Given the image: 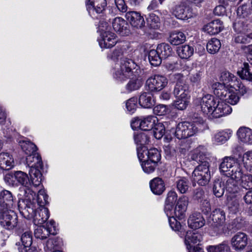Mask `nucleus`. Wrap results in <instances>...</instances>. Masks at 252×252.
I'll use <instances>...</instances> for the list:
<instances>
[{
	"label": "nucleus",
	"instance_id": "1",
	"mask_svg": "<svg viewBox=\"0 0 252 252\" xmlns=\"http://www.w3.org/2000/svg\"><path fill=\"white\" fill-rule=\"evenodd\" d=\"M140 73L139 66L133 60H125L120 65H117L113 78L120 83L129 79L125 88L127 93H131L139 90L143 85L142 79L139 76Z\"/></svg>",
	"mask_w": 252,
	"mask_h": 252
},
{
	"label": "nucleus",
	"instance_id": "59",
	"mask_svg": "<svg viewBox=\"0 0 252 252\" xmlns=\"http://www.w3.org/2000/svg\"><path fill=\"white\" fill-rule=\"evenodd\" d=\"M154 136L158 139H160L165 134L164 126L161 123H155L153 127Z\"/></svg>",
	"mask_w": 252,
	"mask_h": 252
},
{
	"label": "nucleus",
	"instance_id": "20",
	"mask_svg": "<svg viewBox=\"0 0 252 252\" xmlns=\"http://www.w3.org/2000/svg\"><path fill=\"white\" fill-rule=\"evenodd\" d=\"M232 111L230 106L223 102L217 100L216 106L213 108L210 117L218 118L229 114Z\"/></svg>",
	"mask_w": 252,
	"mask_h": 252
},
{
	"label": "nucleus",
	"instance_id": "22",
	"mask_svg": "<svg viewBox=\"0 0 252 252\" xmlns=\"http://www.w3.org/2000/svg\"><path fill=\"white\" fill-rule=\"evenodd\" d=\"M49 216V212L47 208L38 207L32 220L34 224L39 225L45 222Z\"/></svg>",
	"mask_w": 252,
	"mask_h": 252
},
{
	"label": "nucleus",
	"instance_id": "37",
	"mask_svg": "<svg viewBox=\"0 0 252 252\" xmlns=\"http://www.w3.org/2000/svg\"><path fill=\"white\" fill-rule=\"evenodd\" d=\"M214 92L220 99L224 100L230 92L228 91L224 84L218 83L214 85Z\"/></svg>",
	"mask_w": 252,
	"mask_h": 252
},
{
	"label": "nucleus",
	"instance_id": "13",
	"mask_svg": "<svg viewBox=\"0 0 252 252\" xmlns=\"http://www.w3.org/2000/svg\"><path fill=\"white\" fill-rule=\"evenodd\" d=\"M172 14L177 19L186 20L194 16L192 9L183 3L175 5L171 9Z\"/></svg>",
	"mask_w": 252,
	"mask_h": 252
},
{
	"label": "nucleus",
	"instance_id": "54",
	"mask_svg": "<svg viewBox=\"0 0 252 252\" xmlns=\"http://www.w3.org/2000/svg\"><path fill=\"white\" fill-rule=\"evenodd\" d=\"M237 180H241L242 187L247 190L252 189V175L249 174H244L242 171L241 177Z\"/></svg>",
	"mask_w": 252,
	"mask_h": 252
},
{
	"label": "nucleus",
	"instance_id": "11",
	"mask_svg": "<svg viewBox=\"0 0 252 252\" xmlns=\"http://www.w3.org/2000/svg\"><path fill=\"white\" fill-rule=\"evenodd\" d=\"M202 236L193 231H188L185 237V242L188 252H204L203 250L198 246H195L200 242Z\"/></svg>",
	"mask_w": 252,
	"mask_h": 252
},
{
	"label": "nucleus",
	"instance_id": "43",
	"mask_svg": "<svg viewBox=\"0 0 252 252\" xmlns=\"http://www.w3.org/2000/svg\"><path fill=\"white\" fill-rule=\"evenodd\" d=\"M248 20L236 17L233 23V29L237 33L245 32L248 27Z\"/></svg>",
	"mask_w": 252,
	"mask_h": 252
},
{
	"label": "nucleus",
	"instance_id": "12",
	"mask_svg": "<svg viewBox=\"0 0 252 252\" xmlns=\"http://www.w3.org/2000/svg\"><path fill=\"white\" fill-rule=\"evenodd\" d=\"M15 179L21 184L22 186L19 189L20 195H25L30 194L33 192L32 191L30 186H31V180H30L28 175L25 172L21 171H16L14 173Z\"/></svg>",
	"mask_w": 252,
	"mask_h": 252
},
{
	"label": "nucleus",
	"instance_id": "32",
	"mask_svg": "<svg viewBox=\"0 0 252 252\" xmlns=\"http://www.w3.org/2000/svg\"><path fill=\"white\" fill-rule=\"evenodd\" d=\"M152 191L156 195H160L165 190V185L163 181L160 178L153 179L150 183Z\"/></svg>",
	"mask_w": 252,
	"mask_h": 252
},
{
	"label": "nucleus",
	"instance_id": "17",
	"mask_svg": "<svg viewBox=\"0 0 252 252\" xmlns=\"http://www.w3.org/2000/svg\"><path fill=\"white\" fill-rule=\"evenodd\" d=\"M217 100L218 99L210 94H207L202 97L200 101V108L202 112L210 117L213 108L216 106Z\"/></svg>",
	"mask_w": 252,
	"mask_h": 252
},
{
	"label": "nucleus",
	"instance_id": "29",
	"mask_svg": "<svg viewBox=\"0 0 252 252\" xmlns=\"http://www.w3.org/2000/svg\"><path fill=\"white\" fill-rule=\"evenodd\" d=\"M222 29V22L219 19L212 21L205 25L203 28L205 32L211 35L219 33Z\"/></svg>",
	"mask_w": 252,
	"mask_h": 252
},
{
	"label": "nucleus",
	"instance_id": "9",
	"mask_svg": "<svg viewBox=\"0 0 252 252\" xmlns=\"http://www.w3.org/2000/svg\"><path fill=\"white\" fill-rule=\"evenodd\" d=\"M86 4L88 13L92 18L99 19L103 15L107 2L106 0H88Z\"/></svg>",
	"mask_w": 252,
	"mask_h": 252
},
{
	"label": "nucleus",
	"instance_id": "3",
	"mask_svg": "<svg viewBox=\"0 0 252 252\" xmlns=\"http://www.w3.org/2000/svg\"><path fill=\"white\" fill-rule=\"evenodd\" d=\"M202 127L208 128L206 124L201 117L195 118L193 122H183L177 124L175 131V136L179 139H186L195 135Z\"/></svg>",
	"mask_w": 252,
	"mask_h": 252
},
{
	"label": "nucleus",
	"instance_id": "15",
	"mask_svg": "<svg viewBox=\"0 0 252 252\" xmlns=\"http://www.w3.org/2000/svg\"><path fill=\"white\" fill-rule=\"evenodd\" d=\"M0 225L8 230H12L14 228H18L20 224H18V217L13 211H9L6 214L0 216Z\"/></svg>",
	"mask_w": 252,
	"mask_h": 252
},
{
	"label": "nucleus",
	"instance_id": "40",
	"mask_svg": "<svg viewBox=\"0 0 252 252\" xmlns=\"http://www.w3.org/2000/svg\"><path fill=\"white\" fill-rule=\"evenodd\" d=\"M248 63H244L243 66L237 71L238 75L243 80L252 82V73L250 71Z\"/></svg>",
	"mask_w": 252,
	"mask_h": 252
},
{
	"label": "nucleus",
	"instance_id": "52",
	"mask_svg": "<svg viewBox=\"0 0 252 252\" xmlns=\"http://www.w3.org/2000/svg\"><path fill=\"white\" fill-rule=\"evenodd\" d=\"M242 162L246 170L252 173V151L245 152L242 157Z\"/></svg>",
	"mask_w": 252,
	"mask_h": 252
},
{
	"label": "nucleus",
	"instance_id": "44",
	"mask_svg": "<svg viewBox=\"0 0 252 252\" xmlns=\"http://www.w3.org/2000/svg\"><path fill=\"white\" fill-rule=\"evenodd\" d=\"M134 140L135 144L137 145V148H139L142 149L146 148L144 145L148 144L149 141V137L143 132L137 134L134 133Z\"/></svg>",
	"mask_w": 252,
	"mask_h": 252
},
{
	"label": "nucleus",
	"instance_id": "19",
	"mask_svg": "<svg viewBox=\"0 0 252 252\" xmlns=\"http://www.w3.org/2000/svg\"><path fill=\"white\" fill-rule=\"evenodd\" d=\"M232 248L236 251H242L248 244V236L243 232H238L231 240Z\"/></svg>",
	"mask_w": 252,
	"mask_h": 252
},
{
	"label": "nucleus",
	"instance_id": "62",
	"mask_svg": "<svg viewBox=\"0 0 252 252\" xmlns=\"http://www.w3.org/2000/svg\"><path fill=\"white\" fill-rule=\"evenodd\" d=\"M137 99L136 97H131L126 102L127 110L130 113H133L137 107Z\"/></svg>",
	"mask_w": 252,
	"mask_h": 252
},
{
	"label": "nucleus",
	"instance_id": "18",
	"mask_svg": "<svg viewBox=\"0 0 252 252\" xmlns=\"http://www.w3.org/2000/svg\"><path fill=\"white\" fill-rule=\"evenodd\" d=\"M97 40L101 48H111L117 42L116 34L109 31H105L101 33Z\"/></svg>",
	"mask_w": 252,
	"mask_h": 252
},
{
	"label": "nucleus",
	"instance_id": "38",
	"mask_svg": "<svg viewBox=\"0 0 252 252\" xmlns=\"http://www.w3.org/2000/svg\"><path fill=\"white\" fill-rule=\"evenodd\" d=\"M252 8L250 3H246L239 6L237 9V17L249 20V16L252 14Z\"/></svg>",
	"mask_w": 252,
	"mask_h": 252
},
{
	"label": "nucleus",
	"instance_id": "7",
	"mask_svg": "<svg viewBox=\"0 0 252 252\" xmlns=\"http://www.w3.org/2000/svg\"><path fill=\"white\" fill-rule=\"evenodd\" d=\"M213 223L211 224L213 232L212 235H220L224 233L223 224L225 221V213L221 209H215L211 214Z\"/></svg>",
	"mask_w": 252,
	"mask_h": 252
},
{
	"label": "nucleus",
	"instance_id": "61",
	"mask_svg": "<svg viewBox=\"0 0 252 252\" xmlns=\"http://www.w3.org/2000/svg\"><path fill=\"white\" fill-rule=\"evenodd\" d=\"M189 98L177 99L174 102V106L180 110L186 109L189 104Z\"/></svg>",
	"mask_w": 252,
	"mask_h": 252
},
{
	"label": "nucleus",
	"instance_id": "21",
	"mask_svg": "<svg viewBox=\"0 0 252 252\" xmlns=\"http://www.w3.org/2000/svg\"><path fill=\"white\" fill-rule=\"evenodd\" d=\"M188 203V197L185 195H182L177 200L174 214L179 220H181L185 217Z\"/></svg>",
	"mask_w": 252,
	"mask_h": 252
},
{
	"label": "nucleus",
	"instance_id": "60",
	"mask_svg": "<svg viewBox=\"0 0 252 252\" xmlns=\"http://www.w3.org/2000/svg\"><path fill=\"white\" fill-rule=\"evenodd\" d=\"M168 218V221L171 229L175 231H179L181 229V225L180 222L178 221L175 216L172 215L167 216Z\"/></svg>",
	"mask_w": 252,
	"mask_h": 252
},
{
	"label": "nucleus",
	"instance_id": "25",
	"mask_svg": "<svg viewBox=\"0 0 252 252\" xmlns=\"http://www.w3.org/2000/svg\"><path fill=\"white\" fill-rule=\"evenodd\" d=\"M188 223L189 227L196 229L203 226L205 223V220L200 213L195 212L189 216Z\"/></svg>",
	"mask_w": 252,
	"mask_h": 252
},
{
	"label": "nucleus",
	"instance_id": "49",
	"mask_svg": "<svg viewBox=\"0 0 252 252\" xmlns=\"http://www.w3.org/2000/svg\"><path fill=\"white\" fill-rule=\"evenodd\" d=\"M148 59L152 65L158 66L161 63L163 59L157 50H151L148 54Z\"/></svg>",
	"mask_w": 252,
	"mask_h": 252
},
{
	"label": "nucleus",
	"instance_id": "4",
	"mask_svg": "<svg viewBox=\"0 0 252 252\" xmlns=\"http://www.w3.org/2000/svg\"><path fill=\"white\" fill-rule=\"evenodd\" d=\"M26 162L30 167L29 174L32 184L34 186H39L41 184L42 176L40 170L43 166L40 156L37 152L29 155L26 158Z\"/></svg>",
	"mask_w": 252,
	"mask_h": 252
},
{
	"label": "nucleus",
	"instance_id": "2",
	"mask_svg": "<svg viewBox=\"0 0 252 252\" xmlns=\"http://www.w3.org/2000/svg\"><path fill=\"white\" fill-rule=\"evenodd\" d=\"M192 158L199 163L192 173L193 184L197 183L202 186L207 185L210 180L211 174L209 168V159L207 157L205 147L199 146L192 155Z\"/></svg>",
	"mask_w": 252,
	"mask_h": 252
},
{
	"label": "nucleus",
	"instance_id": "55",
	"mask_svg": "<svg viewBox=\"0 0 252 252\" xmlns=\"http://www.w3.org/2000/svg\"><path fill=\"white\" fill-rule=\"evenodd\" d=\"M63 244L62 239L59 237L50 238L46 243V248L49 251L58 250Z\"/></svg>",
	"mask_w": 252,
	"mask_h": 252
},
{
	"label": "nucleus",
	"instance_id": "58",
	"mask_svg": "<svg viewBox=\"0 0 252 252\" xmlns=\"http://www.w3.org/2000/svg\"><path fill=\"white\" fill-rule=\"evenodd\" d=\"M141 165L144 172L150 174L153 172L157 165V163H153V161L147 160L140 161Z\"/></svg>",
	"mask_w": 252,
	"mask_h": 252
},
{
	"label": "nucleus",
	"instance_id": "14",
	"mask_svg": "<svg viewBox=\"0 0 252 252\" xmlns=\"http://www.w3.org/2000/svg\"><path fill=\"white\" fill-rule=\"evenodd\" d=\"M137 156L140 161L147 160L153 161V163L158 164V162L160 160V154L156 148L150 149L147 150L146 148L144 149L137 148Z\"/></svg>",
	"mask_w": 252,
	"mask_h": 252
},
{
	"label": "nucleus",
	"instance_id": "51",
	"mask_svg": "<svg viewBox=\"0 0 252 252\" xmlns=\"http://www.w3.org/2000/svg\"><path fill=\"white\" fill-rule=\"evenodd\" d=\"M236 178L230 177L228 179L225 184V189L226 191L231 193H235L237 192L239 189L237 181Z\"/></svg>",
	"mask_w": 252,
	"mask_h": 252
},
{
	"label": "nucleus",
	"instance_id": "8",
	"mask_svg": "<svg viewBox=\"0 0 252 252\" xmlns=\"http://www.w3.org/2000/svg\"><path fill=\"white\" fill-rule=\"evenodd\" d=\"M16 231L18 235H20L22 234L20 239L22 244H21L20 242H17L16 245L17 246V249L19 252H26V251L25 250V249L32 246V232L28 230L27 225L23 223L18 225Z\"/></svg>",
	"mask_w": 252,
	"mask_h": 252
},
{
	"label": "nucleus",
	"instance_id": "57",
	"mask_svg": "<svg viewBox=\"0 0 252 252\" xmlns=\"http://www.w3.org/2000/svg\"><path fill=\"white\" fill-rule=\"evenodd\" d=\"M0 201L5 202L8 207L13 205V197L11 192L7 190L2 191L0 193Z\"/></svg>",
	"mask_w": 252,
	"mask_h": 252
},
{
	"label": "nucleus",
	"instance_id": "56",
	"mask_svg": "<svg viewBox=\"0 0 252 252\" xmlns=\"http://www.w3.org/2000/svg\"><path fill=\"white\" fill-rule=\"evenodd\" d=\"M147 25L151 29H157L159 27V18L154 13H150L146 18Z\"/></svg>",
	"mask_w": 252,
	"mask_h": 252
},
{
	"label": "nucleus",
	"instance_id": "31",
	"mask_svg": "<svg viewBox=\"0 0 252 252\" xmlns=\"http://www.w3.org/2000/svg\"><path fill=\"white\" fill-rule=\"evenodd\" d=\"M237 135L239 139L243 142L252 144V130L249 127L242 126L237 131Z\"/></svg>",
	"mask_w": 252,
	"mask_h": 252
},
{
	"label": "nucleus",
	"instance_id": "35",
	"mask_svg": "<svg viewBox=\"0 0 252 252\" xmlns=\"http://www.w3.org/2000/svg\"><path fill=\"white\" fill-rule=\"evenodd\" d=\"M156 122H158V119L154 116L150 115L146 117L141 118V130L148 131L152 129Z\"/></svg>",
	"mask_w": 252,
	"mask_h": 252
},
{
	"label": "nucleus",
	"instance_id": "48",
	"mask_svg": "<svg viewBox=\"0 0 252 252\" xmlns=\"http://www.w3.org/2000/svg\"><path fill=\"white\" fill-rule=\"evenodd\" d=\"M175 184L177 189L182 194L186 193L189 188V182L185 177L178 179Z\"/></svg>",
	"mask_w": 252,
	"mask_h": 252
},
{
	"label": "nucleus",
	"instance_id": "47",
	"mask_svg": "<svg viewBox=\"0 0 252 252\" xmlns=\"http://www.w3.org/2000/svg\"><path fill=\"white\" fill-rule=\"evenodd\" d=\"M227 206L230 213L236 214L239 209V200L234 196H230L227 197Z\"/></svg>",
	"mask_w": 252,
	"mask_h": 252
},
{
	"label": "nucleus",
	"instance_id": "34",
	"mask_svg": "<svg viewBox=\"0 0 252 252\" xmlns=\"http://www.w3.org/2000/svg\"><path fill=\"white\" fill-rule=\"evenodd\" d=\"M186 40L184 33L180 31H174L170 33L168 40L171 44L178 45L184 43Z\"/></svg>",
	"mask_w": 252,
	"mask_h": 252
},
{
	"label": "nucleus",
	"instance_id": "30",
	"mask_svg": "<svg viewBox=\"0 0 252 252\" xmlns=\"http://www.w3.org/2000/svg\"><path fill=\"white\" fill-rule=\"evenodd\" d=\"M139 103L143 108H150L155 104L151 92H143L139 97Z\"/></svg>",
	"mask_w": 252,
	"mask_h": 252
},
{
	"label": "nucleus",
	"instance_id": "26",
	"mask_svg": "<svg viewBox=\"0 0 252 252\" xmlns=\"http://www.w3.org/2000/svg\"><path fill=\"white\" fill-rule=\"evenodd\" d=\"M177 201V194L173 190L169 191L165 201L164 212L167 216L173 214L172 210L174 208L175 202Z\"/></svg>",
	"mask_w": 252,
	"mask_h": 252
},
{
	"label": "nucleus",
	"instance_id": "50",
	"mask_svg": "<svg viewBox=\"0 0 252 252\" xmlns=\"http://www.w3.org/2000/svg\"><path fill=\"white\" fill-rule=\"evenodd\" d=\"M156 50L163 59H166L170 56L172 50L170 45L165 43L158 44Z\"/></svg>",
	"mask_w": 252,
	"mask_h": 252
},
{
	"label": "nucleus",
	"instance_id": "6",
	"mask_svg": "<svg viewBox=\"0 0 252 252\" xmlns=\"http://www.w3.org/2000/svg\"><path fill=\"white\" fill-rule=\"evenodd\" d=\"M24 198L20 199L18 202V207L21 215L27 220H32L37 209L34 201L35 192H32L30 194L20 195Z\"/></svg>",
	"mask_w": 252,
	"mask_h": 252
},
{
	"label": "nucleus",
	"instance_id": "64",
	"mask_svg": "<svg viewBox=\"0 0 252 252\" xmlns=\"http://www.w3.org/2000/svg\"><path fill=\"white\" fill-rule=\"evenodd\" d=\"M220 79L221 81H223V83H229L231 81H233L236 79V77L231 73L230 72L224 70L222 71L220 73Z\"/></svg>",
	"mask_w": 252,
	"mask_h": 252
},
{
	"label": "nucleus",
	"instance_id": "10",
	"mask_svg": "<svg viewBox=\"0 0 252 252\" xmlns=\"http://www.w3.org/2000/svg\"><path fill=\"white\" fill-rule=\"evenodd\" d=\"M167 80L162 75H155L149 78L146 82V90L152 93L162 90L167 85Z\"/></svg>",
	"mask_w": 252,
	"mask_h": 252
},
{
	"label": "nucleus",
	"instance_id": "45",
	"mask_svg": "<svg viewBox=\"0 0 252 252\" xmlns=\"http://www.w3.org/2000/svg\"><path fill=\"white\" fill-rule=\"evenodd\" d=\"M208 252H230V248L226 241L214 246H209L207 247Z\"/></svg>",
	"mask_w": 252,
	"mask_h": 252
},
{
	"label": "nucleus",
	"instance_id": "28",
	"mask_svg": "<svg viewBox=\"0 0 252 252\" xmlns=\"http://www.w3.org/2000/svg\"><path fill=\"white\" fill-rule=\"evenodd\" d=\"M173 94L177 99L189 98V91L187 84H178L175 85Z\"/></svg>",
	"mask_w": 252,
	"mask_h": 252
},
{
	"label": "nucleus",
	"instance_id": "63",
	"mask_svg": "<svg viewBox=\"0 0 252 252\" xmlns=\"http://www.w3.org/2000/svg\"><path fill=\"white\" fill-rule=\"evenodd\" d=\"M204 75L203 69L200 68L199 70H196V71L192 73L190 77V81L193 83L198 84Z\"/></svg>",
	"mask_w": 252,
	"mask_h": 252
},
{
	"label": "nucleus",
	"instance_id": "41",
	"mask_svg": "<svg viewBox=\"0 0 252 252\" xmlns=\"http://www.w3.org/2000/svg\"><path fill=\"white\" fill-rule=\"evenodd\" d=\"M177 53L182 59H189L193 54V48L189 45H184L179 47L177 49Z\"/></svg>",
	"mask_w": 252,
	"mask_h": 252
},
{
	"label": "nucleus",
	"instance_id": "23",
	"mask_svg": "<svg viewBox=\"0 0 252 252\" xmlns=\"http://www.w3.org/2000/svg\"><path fill=\"white\" fill-rule=\"evenodd\" d=\"M112 26L115 32L122 35H127L129 33L127 21L122 17L115 18L113 21Z\"/></svg>",
	"mask_w": 252,
	"mask_h": 252
},
{
	"label": "nucleus",
	"instance_id": "39",
	"mask_svg": "<svg viewBox=\"0 0 252 252\" xmlns=\"http://www.w3.org/2000/svg\"><path fill=\"white\" fill-rule=\"evenodd\" d=\"M55 233L54 229H47L44 226H38L34 230L35 237L42 240L46 239L49 234L54 235Z\"/></svg>",
	"mask_w": 252,
	"mask_h": 252
},
{
	"label": "nucleus",
	"instance_id": "53",
	"mask_svg": "<svg viewBox=\"0 0 252 252\" xmlns=\"http://www.w3.org/2000/svg\"><path fill=\"white\" fill-rule=\"evenodd\" d=\"M20 144L22 150L27 155H30L36 152L37 147L36 145L29 141H20Z\"/></svg>",
	"mask_w": 252,
	"mask_h": 252
},
{
	"label": "nucleus",
	"instance_id": "36",
	"mask_svg": "<svg viewBox=\"0 0 252 252\" xmlns=\"http://www.w3.org/2000/svg\"><path fill=\"white\" fill-rule=\"evenodd\" d=\"M35 203L37 207L45 208V206L49 203L48 196L44 189H40L37 195L34 196Z\"/></svg>",
	"mask_w": 252,
	"mask_h": 252
},
{
	"label": "nucleus",
	"instance_id": "5",
	"mask_svg": "<svg viewBox=\"0 0 252 252\" xmlns=\"http://www.w3.org/2000/svg\"><path fill=\"white\" fill-rule=\"evenodd\" d=\"M221 173H225L228 177L240 179L242 174L241 163L238 159L232 156L225 157L219 165Z\"/></svg>",
	"mask_w": 252,
	"mask_h": 252
},
{
	"label": "nucleus",
	"instance_id": "24",
	"mask_svg": "<svg viewBox=\"0 0 252 252\" xmlns=\"http://www.w3.org/2000/svg\"><path fill=\"white\" fill-rule=\"evenodd\" d=\"M107 58L108 60L116 63L113 69V73L115 72L117 65H120L122 62L125 61V60H131L126 58H124L123 50L119 48L110 52L107 55Z\"/></svg>",
	"mask_w": 252,
	"mask_h": 252
},
{
	"label": "nucleus",
	"instance_id": "16",
	"mask_svg": "<svg viewBox=\"0 0 252 252\" xmlns=\"http://www.w3.org/2000/svg\"><path fill=\"white\" fill-rule=\"evenodd\" d=\"M125 13V17L127 23H129L131 27L136 29H142L145 26L144 18L139 12L129 10Z\"/></svg>",
	"mask_w": 252,
	"mask_h": 252
},
{
	"label": "nucleus",
	"instance_id": "33",
	"mask_svg": "<svg viewBox=\"0 0 252 252\" xmlns=\"http://www.w3.org/2000/svg\"><path fill=\"white\" fill-rule=\"evenodd\" d=\"M14 166V159L11 155L8 153L0 154V167L6 170L10 169Z\"/></svg>",
	"mask_w": 252,
	"mask_h": 252
},
{
	"label": "nucleus",
	"instance_id": "42",
	"mask_svg": "<svg viewBox=\"0 0 252 252\" xmlns=\"http://www.w3.org/2000/svg\"><path fill=\"white\" fill-rule=\"evenodd\" d=\"M225 183L221 180L215 181L213 186V194L218 198L221 197L224 192Z\"/></svg>",
	"mask_w": 252,
	"mask_h": 252
},
{
	"label": "nucleus",
	"instance_id": "46",
	"mask_svg": "<svg viewBox=\"0 0 252 252\" xmlns=\"http://www.w3.org/2000/svg\"><path fill=\"white\" fill-rule=\"evenodd\" d=\"M221 47V43L217 38H212L210 40L206 45L207 51L212 54H214L217 53Z\"/></svg>",
	"mask_w": 252,
	"mask_h": 252
},
{
	"label": "nucleus",
	"instance_id": "27",
	"mask_svg": "<svg viewBox=\"0 0 252 252\" xmlns=\"http://www.w3.org/2000/svg\"><path fill=\"white\" fill-rule=\"evenodd\" d=\"M232 131L229 129L219 131L212 138V141L216 145H222L225 143L231 136Z\"/></svg>",
	"mask_w": 252,
	"mask_h": 252
}]
</instances>
